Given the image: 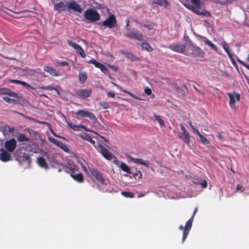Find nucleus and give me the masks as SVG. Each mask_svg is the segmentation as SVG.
I'll return each mask as SVG.
<instances>
[{"mask_svg": "<svg viewBox=\"0 0 249 249\" xmlns=\"http://www.w3.org/2000/svg\"><path fill=\"white\" fill-rule=\"evenodd\" d=\"M184 54L194 57H203L204 52L190 39L185 43Z\"/></svg>", "mask_w": 249, "mask_h": 249, "instance_id": "f257e3e1", "label": "nucleus"}, {"mask_svg": "<svg viewBox=\"0 0 249 249\" xmlns=\"http://www.w3.org/2000/svg\"><path fill=\"white\" fill-rule=\"evenodd\" d=\"M16 159L18 160L20 165L24 168L30 167L31 159L28 153L23 152L20 149H17L15 153Z\"/></svg>", "mask_w": 249, "mask_h": 249, "instance_id": "f03ea898", "label": "nucleus"}, {"mask_svg": "<svg viewBox=\"0 0 249 249\" xmlns=\"http://www.w3.org/2000/svg\"><path fill=\"white\" fill-rule=\"evenodd\" d=\"M65 169L66 172L70 174L71 177L74 180L79 183H82L84 181L83 176L78 169L75 167L67 166Z\"/></svg>", "mask_w": 249, "mask_h": 249, "instance_id": "7ed1b4c3", "label": "nucleus"}, {"mask_svg": "<svg viewBox=\"0 0 249 249\" xmlns=\"http://www.w3.org/2000/svg\"><path fill=\"white\" fill-rule=\"evenodd\" d=\"M89 171L90 173L88 176L94 182H98L102 184H106L103 175L97 168H91Z\"/></svg>", "mask_w": 249, "mask_h": 249, "instance_id": "20e7f679", "label": "nucleus"}, {"mask_svg": "<svg viewBox=\"0 0 249 249\" xmlns=\"http://www.w3.org/2000/svg\"><path fill=\"white\" fill-rule=\"evenodd\" d=\"M85 18L90 22H95L99 20L100 16L98 12L92 8L87 9L84 13Z\"/></svg>", "mask_w": 249, "mask_h": 249, "instance_id": "39448f33", "label": "nucleus"}, {"mask_svg": "<svg viewBox=\"0 0 249 249\" xmlns=\"http://www.w3.org/2000/svg\"><path fill=\"white\" fill-rule=\"evenodd\" d=\"M98 147L99 148V151L102 155V156L107 159V160H111L113 159V161L115 163L116 162H119L117 158L110 153L105 147H104L101 143H98Z\"/></svg>", "mask_w": 249, "mask_h": 249, "instance_id": "423d86ee", "label": "nucleus"}, {"mask_svg": "<svg viewBox=\"0 0 249 249\" xmlns=\"http://www.w3.org/2000/svg\"><path fill=\"white\" fill-rule=\"evenodd\" d=\"M126 32L125 36L132 39H136L139 41L143 40V35L137 30H133L129 28H126Z\"/></svg>", "mask_w": 249, "mask_h": 249, "instance_id": "0eeeda50", "label": "nucleus"}, {"mask_svg": "<svg viewBox=\"0 0 249 249\" xmlns=\"http://www.w3.org/2000/svg\"><path fill=\"white\" fill-rule=\"evenodd\" d=\"M73 117L77 119H80L83 117H88L90 120H95L96 117L95 115L89 111L84 110H78L77 111L75 112L73 115Z\"/></svg>", "mask_w": 249, "mask_h": 249, "instance_id": "6e6552de", "label": "nucleus"}, {"mask_svg": "<svg viewBox=\"0 0 249 249\" xmlns=\"http://www.w3.org/2000/svg\"><path fill=\"white\" fill-rule=\"evenodd\" d=\"M99 25H103L105 27H107L109 29H111L115 27L116 24V19L115 16L111 14L109 15L108 18L104 20L103 22H99L97 23Z\"/></svg>", "mask_w": 249, "mask_h": 249, "instance_id": "1a4fd4ad", "label": "nucleus"}, {"mask_svg": "<svg viewBox=\"0 0 249 249\" xmlns=\"http://www.w3.org/2000/svg\"><path fill=\"white\" fill-rule=\"evenodd\" d=\"M17 142L15 139L12 138L4 142V149L9 152H13L17 147Z\"/></svg>", "mask_w": 249, "mask_h": 249, "instance_id": "9d476101", "label": "nucleus"}, {"mask_svg": "<svg viewBox=\"0 0 249 249\" xmlns=\"http://www.w3.org/2000/svg\"><path fill=\"white\" fill-rule=\"evenodd\" d=\"M185 46V44H182L179 43H174L170 44L167 47V48L178 53L184 54V50Z\"/></svg>", "mask_w": 249, "mask_h": 249, "instance_id": "9b49d317", "label": "nucleus"}, {"mask_svg": "<svg viewBox=\"0 0 249 249\" xmlns=\"http://www.w3.org/2000/svg\"><path fill=\"white\" fill-rule=\"evenodd\" d=\"M66 6L67 10L70 12L71 10H73L74 12H77L80 13L82 11L81 6L74 0L67 3Z\"/></svg>", "mask_w": 249, "mask_h": 249, "instance_id": "f8f14e48", "label": "nucleus"}, {"mask_svg": "<svg viewBox=\"0 0 249 249\" xmlns=\"http://www.w3.org/2000/svg\"><path fill=\"white\" fill-rule=\"evenodd\" d=\"M193 220L194 219H193V218H190L186 223L185 226L184 227V231L183 232V236L182 239V243L184 242L188 235L190 231L191 230V229L192 226Z\"/></svg>", "mask_w": 249, "mask_h": 249, "instance_id": "ddd939ff", "label": "nucleus"}, {"mask_svg": "<svg viewBox=\"0 0 249 249\" xmlns=\"http://www.w3.org/2000/svg\"><path fill=\"white\" fill-rule=\"evenodd\" d=\"M67 43L70 46L72 47L76 51L78 54L80 55L82 57H85L86 54L83 49L78 44L73 42L71 40H68Z\"/></svg>", "mask_w": 249, "mask_h": 249, "instance_id": "4468645a", "label": "nucleus"}, {"mask_svg": "<svg viewBox=\"0 0 249 249\" xmlns=\"http://www.w3.org/2000/svg\"><path fill=\"white\" fill-rule=\"evenodd\" d=\"M92 90L91 89H81L76 91V94L80 98L85 99L91 96Z\"/></svg>", "mask_w": 249, "mask_h": 249, "instance_id": "2eb2a0df", "label": "nucleus"}, {"mask_svg": "<svg viewBox=\"0 0 249 249\" xmlns=\"http://www.w3.org/2000/svg\"><path fill=\"white\" fill-rule=\"evenodd\" d=\"M222 47L223 49L225 50V51L227 53L229 57L230 58L231 63L232 65L236 67L237 66V63L234 59V58L233 57V55L231 53L230 51V47L229 44L226 43L225 41H224L222 43Z\"/></svg>", "mask_w": 249, "mask_h": 249, "instance_id": "dca6fc26", "label": "nucleus"}, {"mask_svg": "<svg viewBox=\"0 0 249 249\" xmlns=\"http://www.w3.org/2000/svg\"><path fill=\"white\" fill-rule=\"evenodd\" d=\"M88 63L93 64L95 67L99 68L101 71L104 73H106L108 71L107 68L103 64L97 62L95 59L92 58Z\"/></svg>", "mask_w": 249, "mask_h": 249, "instance_id": "f3484780", "label": "nucleus"}, {"mask_svg": "<svg viewBox=\"0 0 249 249\" xmlns=\"http://www.w3.org/2000/svg\"><path fill=\"white\" fill-rule=\"evenodd\" d=\"M1 153L0 154V159L1 161L6 162L11 160V152L4 149L3 148L0 149Z\"/></svg>", "mask_w": 249, "mask_h": 249, "instance_id": "a211bd4d", "label": "nucleus"}, {"mask_svg": "<svg viewBox=\"0 0 249 249\" xmlns=\"http://www.w3.org/2000/svg\"><path fill=\"white\" fill-rule=\"evenodd\" d=\"M129 160L137 164H140L148 167L150 162L148 161H144L142 159L140 158H135L131 156H128Z\"/></svg>", "mask_w": 249, "mask_h": 249, "instance_id": "6ab92c4d", "label": "nucleus"}, {"mask_svg": "<svg viewBox=\"0 0 249 249\" xmlns=\"http://www.w3.org/2000/svg\"><path fill=\"white\" fill-rule=\"evenodd\" d=\"M119 162H116V164L124 172H125L128 174H132L133 169H130L129 167L124 162H121V163L119 164Z\"/></svg>", "mask_w": 249, "mask_h": 249, "instance_id": "aec40b11", "label": "nucleus"}, {"mask_svg": "<svg viewBox=\"0 0 249 249\" xmlns=\"http://www.w3.org/2000/svg\"><path fill=\"white\" fill-rule=\"evenodd\" d=\"M44 71L48 72L50 74L53 76H58V72L52 67L45 66L43 69Z\"/></svg>", "mask_w": 249, "mask_h": 249, "instance_id": "412c9836", "label": "nucleus"}, {"mask_svg": "<svg viewBox=\"0 0 249 249\" xmlns=\"http://www.w3.org/2000/svg\"><path fill=\"white\" fill-rule=\"evenodd\" d=\"M193 182L195 184L200 185L203 188H205L207 187V181L205 179L193 178Z\"/></svg>", "mask_w": 249, "mask_h": 249, "instance_id": "4be33fe9", "label": "nucleus"}, {"mask_svg": "<svg viewBox=\"0 0 249 249\" xmlns=\"http://www.w3.org/2000/svg\"><path fill=\"white\" fill-rule=\"evenodd\" d=\"M196 133L199 137V142L203 145H207L210 144V142L204 136H203L198 129L196 130Z\"/></svg>", "mask_w": 249, "mask_h": 249, "instance_id": "5701e85b", "label": "nucleus"}, {"mask_svg": "<svg viewBox=\"0 0 249 249\" xmlns=\"http://www.w3.org/2000/svg\"><path fill=\"white\" fill-rule=\"evenodd\" d=\"M37 162L40 167L45 169H48L49 167L46 160L42 157H39L37 158Z\"/></svg>", "mask_w": 249, "mask_h": 249, "instance_id": "b1692460", "label": "nucleus"}, {"mask_svg": "<svg viewBox=\"0 0 249 249\" xmlns=\"http://www.w3.org/2000/svg\"><path fill=\"white\" fill-rule=\"evenodd\" d=\"M66 8V5H65L63 1H60L58 3L55 4L53 7L54 10L58 12L62 11H65L67 9Z\"/></svg>", "mask_w": 249, "mask_h": 249, "instance_id": "393cba45", "label": "nucleus"}, {"mask_svg": "<svg viewBox=\"0 0 249 249\" xmlns=\"http://www.w3.org/2000/svg\"><path fill=\"white\" fill-rule=\"evenodd\" d=\"M179 138L183 140V141L188 145H190V137L189 132H186L182 134V135L179 136Z\"/></svg>", "mask_w": 249, "mask_h": 249, "instance_id": "a878e982", "label": "nucleus"}, {"mask_svg": "<svg viewBox=\"0 0 249 249\" xmlns=\"http://www.w3.org/2000/svg\"><path fill=\"white\" fill-rule=\"evenodd\" d=\"M9 83L20 84V85H21L23 86L26 87L27 88H30L32 89H35V88L34 87L29 85L28 84H27L25 82L21 81H20L18 80L10 79V80H9Z\"/></svg>", "mask_w": 249, "mask_h": 249, "instance_id": "bb28decb", "label": "nucleus"}, {"mask_svg": "<svg viewBox=\"0 0 249 249\" xmlns=\"http://www.w3.org/2000/svg\"><path fill=\"white\" fill-rule=\"evenodd\" d=\"M114 85L116 87H117L120 90L123 91L124 92L126 93L127 94H128L129 95H130V96H131L133 99H136V100H140V99L138 97H137L136 95H134L133 93H131L125 89H123L122 87H121L116 84H114Z\"/></svg>", "mask_w": 249, "mask_h": 249, "instance_id": "cd10ccee", "label": "nucleus"}, {"mask_svg": "<svg viewBox=\"0 0 249 249\" xmlns=\"http://www.w3.org/2000/svg\"><path fill=\"white\" fill-rule=\"evenodd\" d=\"M78 77L79 81L81 83H84L87 79V74L85 71H80Z\"/></svg>", "mask_w": 249, "mask_h": 249, "instance_id": "c85d7f7f", "label": "nucleus"}, {"mask_svg": "<svg viewBox=\"0 0 249 249\" xmlns=\"http://www.w3.org/2000/svg\"><path fill=\"white\" fill-rule=\"evenodd\" d=\"M124 54L128 59H129L131 61H133L135 60H139V59L138 57L135 56L132 53L129 52H125L123 53Z\"/></svg>", "mask_w": 249, "mask_h": 249, "instance_id": "c756f323", "label": "nucleus"}, {"mask_svg": "<svg viewBox=\"0 0 249 249\" xmlns=\"http://www.w3.org/2000/svg\"><path fill=\"white\" fill-rule=\"evenodd\" d=\"M1 128L3 131H5L9 133H13L15 131L14 127H11L10 125L6 124H2Z\"/></svg>", "mask_w": 249, "mask_h": 249, "instance_id": "7c9ffc66", "label": "nucleus"}, {"mask_svg": "<svg viewBox=\"0 0 249 249\" xmlns=\"http://www.w3.org/2000/svg\"><path fill=\"white\" fill-rule=\"evenodd\" d=\"M17 140L19 142H28L29 141V139L26 137L24 134L19 133L17 136Z\"/></svg>", "mask_w": 249, "mask_h": 249, "instance_id": "2f4dec72", "label": "nucleus"}, {"mask_svg": "<svg viewBox=\"0 0 249 249\" xmlns=\"http://www.w3.org/2000/svg\"><path fill=\"white\" fill-rule=\"evenodd\" d=\"M204 42L206 45H208L209 47H210L212 49H213L215 51H217V47H216V46L208 38H205Z\"/></svg>", "mask_w": 249, "mask_h": 249, "instance_id": "473e14b6", "label": "nucleus"}, {"mask_svg": "<svg viewBox=\"0 0 249 249\" xmlns=\"http://www.w3.org/2000/svg\"><path fill=\"white\" fill-rule=\"evenodd\" d=\"M227 94L230 99L229 105L231 107H232L235 102V96L231 93H228Z\"/></svg>", "mask_w": 249, "mask_h": 249, "instance_id": "72a5a7b5", "label": "nucleus"}, {"mask_svg": "<svg viewBox=\"0 0 249 249\" xmlns=\"http://www.w3.org/2000/svg\"><path fill=\"white\" fill-rule=\"evenodd\" d=\"M136 172H133V170H132V173L131 174L133 175V176L134 178H136L138 177L139 179L142 178V173L141 171L137 170V168H135Z\"/></svg>", "mask_w": 249, "mask_h": 249, "instance_id": "f704fd0d", "label": "nucleus"}, {"mask_svg": "<svg viewBox=\"0 0 249 249\" xmlns=\"http://www.w3.org/2000/svg\"><path fill=\"white\" fill-rule=\"evenodd\" d=\"M141 46L143 49L146 50L147 51L151 52L153 50L152 48L147 43H142L141 44Z\"/></svg>", "mask_w": 249, "mask_h": 249, "instance_id": "c9c22d12", "label": "nucleus"}, {"mask_svg": "<svg viewBox=\"0 0 249 249\" xmlns=\"http://www.w3.org/2000/svg\"><path fill=\"white\" fill-rule=\"evenodd\" d=\"M154 116L156 120L158 122L161 127L164 126L165 125L164 121L162 119H161L159 116L157 115L155 113H154Z\"/></svg>", "mask_w": 249, "mask_h": 249, "instance_id": "e433bc0d", "label": "nucleus"}, {"mask_svg": "<svg viewBox=\"0 0 249 249\" xmlns=\"http://www.w3.org/2000/svg\"><path fill=\"white\" fill-rule=\"evenodd\" d=\"M57 146L67 153H69L70 151V149L67 147L66 145L62 142H60Z\"/></svg>", "mask_w": 249, "mask_h": 249, "instance_id": "4c0bfd02", "label": "nucleus"}, {"mask_svg": "<svg viewBox=\"0 0 249 249\" xmlns=\"http://www.w3.org/2000/svg\"><path fill=\"white\" fill-rule=\"evenodd\" d=\"M122 195L126 197H134V196L133 193L129 191H123L121 193Z\"/></svg>", "mask_w": 249, "mask_h": 249, "instance_id": "58836bf2", "label": "nucleus"}, {"mask_svg": "<svg viewBox=\"0 0 249 249\" xmlns=\"http://www.w3.org/2000/svg\"><path fill=\"white\" fill-rule=\"evenodd\" d=\"M68 125L72 129L74 130H77L79 128H83L85 129V126L84 125H77L75 124H68Z\"/></svg>", "mask_w": 249, "mask_h": 249, "instance_id": "ea45409f", "label": "nucleus"}, {"mask_svg": "<svg viewBox=\"0 0 249 249\" xmlns=\"http://www.w3.org/2000/svg\"><path fill=\"white\" fill-rule=\"evenodd\" d=\"M40 88L42 89H45V90H57L56 89V88H55L51 85L47 86H42V87H40Z\"/></svg>", "mask_w": 249, "mask_h": 249, "instance_id": "a19ab883", "label": "nucleus"}, {"mask_svg": "<svg viewBox=\"0 0 249 249\" xmlns=\"http://www.w3.org/2000/svg\"><path fill=\"white\" fill-rule=\"evenodd\" d=\"M99 106L102 107L103 109H108L110 107L109 104L107 102H101L99 103Z\"/></svg>", "mask_w": 249, "mask_h": 249, "instance_id": "79ce46f5", "label": "nucleus"}, {"mask_svg": "<svg viewBox=\"0 0 249 249\" xmlns=\"http://www.w3.org/2000/svg\"><path fill=\"white\" fill-rule=\"evenodd\" d=\"M3 100H4L6 102L8 103H13L16 102V100L14 99L10 98L8 97L4 96L3 97Z\"/></svg>", "mask_w": 249, "mask_h": 249, "instance_id": "37998d69", "label": "nucleus"}, {"mask_svg": "<svg viewBox=\"0 0 249 249\" xmlns=\"http://www.w3.org/2000/svg\"><path fill=\"white\" fill-rule=\"evenodd\" d=\"M56 63L60 66H69V63L67 61H57Z\"/></svg>", "mask_w": 249, "mask_h": 249, "instance_id": "c03bdc74", "label": "nucleus"}, {"mask_svg": "<svg viewBox=\"0 0 249 249\" xmlns=\"http://www.w3.org/2000/svg\"><path fill=\"white\" fill-rule=\"evenodd\" d=\"M85 140L88 142H89L90 143H91L93 145H94L95 147V142L92 139L91 137L89 135H87L85 138Z\"/></svg>", "mask_w": 249, "mask_h": 249, "instance_id": "a18cd8bd", "label": "nucleus"}, {"mask_svg": "<svg viewBox=\"0 0 249 249\" xmlns=\"http://www.w3.org/2000/svg\"><path fill=\"white\" fill-rule=\"evenodd\" d=\"M237 61L240 64H241L242 65L244 66V67H245L248 70H249V65L247 64V63H246L245 62H244V61H243L242 60H240L239 58H237Z\"/></svg>", "mask_w": 249, "mask_h": 249, "instance_id": "49530a36", "label": "nucleus"}, {"mask_svg": "<svg viewBox=\"0 0 249 249\" xmlns=\"http://www.w3.org/2000/svg\"><path fill=\"white\" fill-rule=\"evenodd\" d=\"M7 91H8V93H6L8 95L13 97H17L18 94L17 93H16L14 91H13L11 90H10V89H9V90H7Z\"/></svg>", "mask_w": 249, "mask_h": 249, "instance_id": "de8ad7c7", "label": "nucleus"}, {"mask_svg": "<svg viewBox=\"0 0 249 249\" xmlns=\"http://www.w3.org/2000/svg\"><path fill=\"white\" fill-rule=\"evenodd\" d=\"M49 140L52 142V143H53V144H55L56 145H58L59 142H60L59 141H58V140L55 139L54 138H52L51 137H49Z\"/></svg>", "mask_w": 249, "mask_h": 249, "instance_id": "09e8293b", "label": "nucleus"}, {"mask_svg": "<svg viewBox=\"0 0 249 249\" xmlns=\"http://www.w3.org/2000/svg\"><path fill=\"white\" fill-rule=\"evenodd\" d=\"M7 90H9V89L7 88H0V94L7 95V94L6 93H8Z\"/></svg>", "mask_w": 249, "mask_h": 249, "instance_id": "8fccbe9b", "label": "nucleus"}, {"mask_svg": "<svg viewBox=\"0 0 249 249\" xmlns=\"http://www.w3.org/2000/svg\"><path fill=\"white\" fill-rule=\"evenodd\" d=\"M216 137L221 141H223L225 140L224 136L222 135L221 132H217Z\"/></svg>", "mask_w": 249, "mask_h": 249, "instance_id": "3c124183", "label": "nucleus"}, {"mask_svg": "<svg viewBox=\"0 0 249 249\" xmlns=\"http://www.w3.org/2000/svg\"><path fill=\"white\" fill-rule=\"evenodd\" d=\"M201 14H202L201 15H204V16H206L207 17L211 16L210 12H209V11H207L206 10H203V11H202L201 12Z\"/></svg>", "mask_w": 249, "mask_h": 249, "instance_id": "603ef678", "label": "nucleus"}, {"mask_svg": "<svg viewBox=\"0 0 249 249\" xmlns=\"http://www.w3.org/2000/svg\"><path fill=\"white\" fill-rule=\"evenodd\" d=\"M143 26L145 28H146L148 30H151L153 28L154 24H144Z\"/></svg>", "mask_w": 249, "mask_h": 249, "instance_id": "864d4df0", "label": "nucleus"}, {"mask_svg": "<svg viewBox=\"0 0 249 249\" xmlns=\"http://www.w3.org/2000/svg\"><path fill=\"white\" fill-rule=\"evenodd\" d=\"M144 91L145 93L148 95H150L152 94L151 89L147 87H146L144 89Z\"/></svg>", "mask_w": 249, "mask_h": 249, "instance_id": "5fc2aeb1", "label": "nucleus"}, {"mask_svg": "<svg viewBox=\"0 0 249 249\" xmlns=\"http://www.w3.org/2000/svg\"><path fill=\"white\" fill-rule=\"evenodd\" d=\"M191 2L196 6H199L200 4V0H191Z\"/></svg>", "mask_w": 249, "mask_h": 249, "instance_id": "6e6d98bb", "label": "nucleus"}, {"mask_svg": "<svg viewBox=\"0 0 249 249\" xmlns=\"http://www.w3.org/2000/svg\"><path fill=\"white\" fill-rule=\"evenodd\" d=\"M180 128L182 132V134L188 132V131L186 130V129L185 128V126L182 124L180 125Z\"/></svg>", "mask_w": 249, "mask_h": 249, "instance_id": "4d7b16f0", "label": "nucleus"}, {"mask_svg": "<svg viewBox=\"0 0 249 249\" xmlns=\"http://www.w3.org/2000/svg\"><path fill=\"white\" fill-rule=\"evenodd\" d=\"M107 96L109 97L114 98L115 97V93L113 91H109L107 93Z\"/></svg>", "mask_w": 249, "mask_h": 249, "instance_id": "13d9d810", "label": "nucleus"}, {"mask_svg": "<svg viewBox=\"0 0 249 249\" xmlns=\"http://www.w3.org/2000/svg\"><path fill=\"white\" fill-rule=\"evenodd\" d=\"M156 3H158L160 5H162L163 3H166L167 1L166 0H159V1L155 2Z\"/></svg>", "mask_w": 249, "mask_h": 249, "instance_id": "bf43d9fd", "label": "nucleus"}, {"mask_svg": "<svg viewBox=\"0 0 249 249\" xmlns=\"http://www.w3.org/2000/svg\"><path fill=\"white\" fill-rule=\"evenodd\" d=\"M243 188V186L240 185V184H237L236 185V191L237 192V191H239L240 190H241Z\"/></svg>", "mask_w": 249, "mask_h": 249, "instance_id": "052dcab7", "label": "nucleus"}, {"mask_svg": "<svg viewBox=\"0 0 249 249\" xmlns=\"http://www.w3.org/2000/svg\"><path fill=\"white\" fill-rule=\"evenodd\" d=\"M197 212V208H196L193 212V213L191 218H193V219H194Z\"/></svg>", "mask_w": 249, "mask_h": 249, "instance_id": "680f3d73", "label": "nucleus"}, {"mask_svg": "<svg viewBox=\"0 0 249 249\" xmlns=\"http://www.w3.org/2000/svg\"><path fill=\"white\" fill-rule=\"evenodd\" d=\"M176 89L177 91L181 90V93L182 94V95L185 96L184 91H182V90L179 87H178V86L176 87Z\"/></svg>", "mask_w": 249, "mask_h": 249, "instance_id": "e2e57ef3", "label": "nucleus"}, {"mask_svg": "<svg viewBox=\"0 0 249 249\" xmlns=\"http://www.w3.org/2000/svg\"><path fill=\"white\" fill-rule=\"evenodd\" d=\"M190 127H191V128L192 129V130H193V131H195L196 132V129L194 128V125L192 124V123L191 122H188Z\"/></svg>", "mask_w": 249, "mask_h": 249, "instance_id": "0e129e2a", "label": "nucleus"}, {"mask_svg": "<svg viewBox=\"0 0 249 249\" xmlns=\"http://www.w3.org/2000/svg\"><path fill=\"white\" fill-rule=\"evenodd\" d=\"M194 12L196 14H197L198 15H201L202 14H201V12L200 11H199V10L197 9H195V10H194Z\"/></svg>", "mask_w": 249, "mask_h": 249, "instance_id": "69168bd1", "label": "nucleus"}, {"mask_svg": "<svg viewBox=\"0 0 249 249\" xmlns=\"http://www.w3.org/2000/svg\"><path fill=\"white\" fill-rule=\"evenodd\" d=\"M39 123L41 124H46L47 125H48L49 127L51 126V124L49 123L46 122H39Z\"/></svg>", "mask_w": 249, "mask_h": 249, "instance_id": "338daca9", "label": "nucleus"}, {"mask_svg": "<svg viewBox=\"0 0 249 249\" xmlns=\"http://www.w3.org/2000/svg\"><path fill=\"white\" fill-rule=\"evenodd\" d=\"M235 97L236 100L239 101L240 99V96L239 94H235Z\"/></svg>", "mask_w": 249, "mask_h": 249, "instance_id": "774afa93", "label": "nucleus"}]
</instances>
